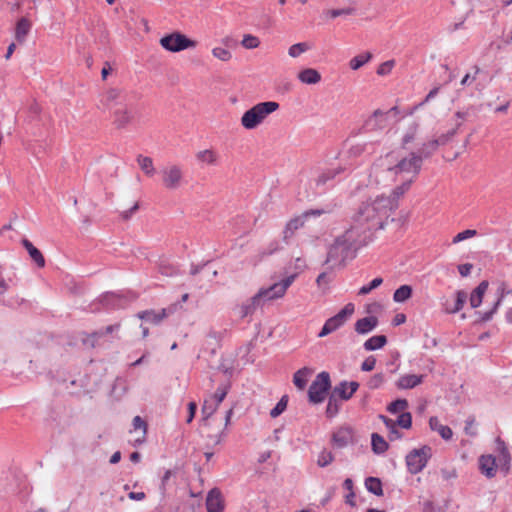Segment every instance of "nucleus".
<instances>
[{
  "label": "nucleus",
  "instance_id": "338daca9",
  "mask_svg": "<svg viewBox=\"0 0 512 512\" xmlns=\"http://www.w3.org/2000/svg\"><path fill=\"white\" fill-rule=\"evenodd\" d=\"M197 408H198V406H197L196 402L191 401L188 403V405H187L188 415H187L186 423L189 424L194 420L196 412H197Z\"/></svg>",
  "mask_w": 512,
  "mask_h": 512
},
{
  "label": "nucleus",
  "instance_id": "6e6d98bb",
  "mask_svg": "<svg viewBox=\"0 0 512 512\" xmlns=\"http://www.w3.org/2000/svg\"><path fill=\"white\" fill-rule=\"evenodd\" d=\"M395 65V61L394 60H388V61H385L383 63H381L377 70H376V73L379 75V76H385L387 74H389L392 70V68L394 67Z\"/></svg>",
  "mask_w": 512,
  "mask_h": 512
},
{
  "label": "nucleus",
  "instance_id": "a878e982",
  "mask_svg": "<svg viewBox=\"0 0 512 512\" xmlns=\"http://www.w3.org/2000/svg\"><path fill=\"white\" fill-rule=\"evenodd\" d=\"M22 245L29 253L31 259L37 264L38 267L42 268L45 266V258L41 251L37 249L28 239L22 240Z\"/></svg>",
  "mask_w": 512,
  "mask_h": 512
},
{
  "label": "nucleus",
  "instance_id": "3c124183",
  "mask_svg": "<svg viewBox=\"0 0 512 512\" xmlns=\"http://www.w3.org/2000/svg\"><path fill=\"white\" fill-rule=\"evenodd\" d=\"M397 423L393 420L392 424L386 426L388 429V439L390 441H395L403 438V433L397 429Z\"/></svg>",
  "mask_w": 512,
  "mask_h": 512
},
{
  "label": "nucleus",
  "instance_id": "4468645a",
  "mask_svg": "<svg viewBox=\"0 0 512 512\" xmlns=\"http://www.w3.org/2000/svg\"><path fill=\"white\" fill-rule=\"evenodd\" d=\"M162 174V182L167 189L174 190L180 186L182 171L178 166L174 165L169 168H165L163 169Z\"/></svg>",
  "mask_w": 512,
  "mask_h": 512
},
{
  "label": "nucleus",
  "instance_id": "ddd939ff",
  "mask_svg": "<svg viewBox=\"0 0 512 512\" xmlns=\"http://www.w3.org/2000/svg\"><path fill=\"white\" fill-rule=\"evenodd\" d=\"M205 504L207 512H224L225 500L218 487H214L208 491Z\"/></svg>",
  "mask_w": 512,
  "mask_h": 512
},
{
  "label": "nucleus",
  "instance_id": "4c0bfd02",
  "mask_svg": "<svg viewBox=\"0 0 512 512\" xmlns=\"http://www.w3.org/2000/svg\"><path fill=\"white\" fill-rule=\"evenodd\" d=\"M343 170L344 169L342 167L335 169H327L318 176L316 180V185H325L328 181L333 180L338 174L343 172Z\"/></svg>",
  "mask_w": 512,
  "mask_h": 512
},
{
  "label": "nucleus",
  "instance_id": "0eeeda50",
  "mask_svg": "<svg viewBox=\"0 0 512 512\" xmlns=\"http://www.w3.org/2000/svg\"><path fill=\"white\" fill-rule=\"evenodd\" d=\"M431 457L432 448L429 445L411 450L405 457L408 472L413 475L420 473Z\"/></svg>",
  "mask_w": 512,
  "mask_h": 512
},
{
  "label": "nucleus",
  "instance_id": "f3484780",
  "mask_svg": "<svg viewBox=\"0 0 512 512\" xmlns=\"http://www.w3.org/2000/svg\"><path fill=\"white\" fill-rule=\"evenodd\" d=\"M296 277H297V273L289 275L286 278H284L281 282L274 283L268 287L274 300L281 298L285 295L286 290L294 282Z\"/></svg>",
  "mask_w": 512,
  "mask_h": 512
},
{
  "label": "nucleus",
  "instance_id": "c85d7f7f",
  "mask_svg": "<svg viewBox=\"0 0 512 512\" xmlns=\"http://www.w3.org/2000/svg\"><path fill=\"white\" fill-rule=\"evenodd\" d=\"M137 316L139 319L144 320L145 322L158 324L167 317V310H161L160 312H155L154 310H145L139 312Z\"/></svg>",
  "mask_w": 512,
  "mask_h": 512
},
{
  "label": "nucleus",
  "instance_id": "c03bdc74",
  "mask_svg": "<svg viewBox=\"0 0 512 512\" xmlns=\"http://www.w3.org/2000/svg\"><path fill=\"white\" fill-rule=\"evenodd\" d=\"M241 45L246 49H255L259 47L260 40L252 34H244Z\"/></svg>",
  "mask_w": 512,
  "mask_h": 512
},
{
  "label": "nucleus",
  "instance_id": "aec40b11",
  "mask_svg": "<svg viewBox=\"0 0 512 512\" xmlns=\"http://www.w3.org/2000/svg\"><path fill=\"white\" fill-rule=\"evenodd\" d=\"M488 286L489 282L483 280L473 289L469 297L470 306L472 308H478L482 304Z\"/></svg>",
  "mask_w": 512,
  "mask_h": 512
},
{
  "label": "nucleus",
  "instance_id": "f704fd0d",
  "mask_svg": "<svg viewBox=\"0 0 512 512\" xmlns=\"http://www.w3.org/2000/svg\"><path fill=\"white\" fill-rule=\"evenodd\" d=\"M31 29V22L26 18L18 20L15 29V38L19 42H23Z\"/></svg>",
  "mask_w": 512,
  "mask_h": 512
},
{
  "label": "nucleus",
  "instance_id": "c756f323",
  "mask_svg": "<svg viewBox=\"0 0 512 512\" xmlns=\"http://www.w3.org/2000/svg\"><path fill=\"white\" fill-rule=\"evenodd\" d=\"M313 373L309 367H303L297 370L293 375V383L299 390H304L307 386L308 376Z\"/></svg>",
  "mask_w": 512,
  "mask_h": 512
},
{
  "label": "nucleus",
  "instance_id": "13d9d810",
  "mask_svg": "<svg viewBox=\"0 0 512 512\" xmlns=\"http://www.w3.org/2000/svg\"><path fill=\"white\" fill-rule=\"evenodd\" d=\"M384 127V125L381 123V122H377L376 120L372 119V118H368L361 130H365V131H375V130H378V129H382Z\"/></svg>",
  "mask_w": 512,
  "mask_h": 512
},
{
  "label": "nucleus",
  "instance_id": "c9c22d12",
  "mask_svg": "<svg viewBox=\"0 0 512 512\" xmlns=\"http://www.w3.org/2000/svg\"><path fill=\"white\" fill-rule=\"evenodd\" d=\"M341 400L335 397L333 394H329L328 403L326 406L325 415L328 419L334 418L340 411Z\"/></svg>",
  "mask_w": 512,
  "mask_h": 512
},
{
  "label": "nucleus",
  "instance_id": "7ed1b4c3",
  "mask_svg": "<svg viewBox=\"0 0 512 512\" xmlns=\"http://www.w3.org/2000/svg\"><path fill=\"white\" fill-rule=\"evenodd\" d=\"M102 104L111 112L114 127L125 128L128 122L126 96L117 89H110L105 93Z\"/></svg>",
  "mask_w": 512,
  "mask_h": 512
},
{
  "label": "nucleus",
  "instance_id": "9b49d317",
  "mask_svg": "<svg viewBox=\"0 0 512 512\" xmlns=\"http://www.w3.org/2000/svg\"><path fill=\"white\" fill-rule=\"evenodd\" d=\"M360 384L357 381H347L343 380L339 382L337 385L332 387L331 394L340 399L341 401L350 400L353 395L359 389Z\"/></svg>",
  "mask_w": 512,
  "mask_h": 512
},
{
  "label": "nucleus",
  "instance_id": "9d476101",
  "mask_svg": "<svg viewBox=\"0 0 512 512\" xmlns=\"http://www.w3.org/2000/svg\"><path fill=\"white\" fill-rule=\"evenodd\" d=\"M421 166L422 162L420 161V157H417L415 152H411L409 158L401 159L395 166L389 168V171H392L395 174L413 171L414 175H418L421 170Z\"/></svg>",
  "mask_w": 512,
  "mask_h": 512
},
{
  "label": "nucleus",
  "instance_id": "680f3d73",
  "mask_svg": "<svg viewBox=\"0 0 512 512\" xmlns=\"http://www.w3.org/2000/svg\"><path fill=\"white\" fill-rule=\"evenodd\" d=\"M376 358L374 356L367 357L361 364V370L363 372H370L375 368Z\"/></svg>",
  "mask_w": 512,
  "mask_h": 512
},
{
  "label": "nucleus",
  "instance_id": "864d4df0",
  "mask_svg": "<svg viewBox=\"0 0 512 512\" xmlns=\"http://www.w3.org/2000/svg\"><path fill=\"white\" fill-rule=\"evenodd\" d=\"M356 12V8L354 7H347V8H341V9H331L327 11V15L331 18H336L338 16L342 15H352Z\"/></svg>",
  "mask_w": 512,
  "mask_h": 512
},
{
  "label": "nucleus",
  "instance_id": "49530a36",
  "mask_svg": "<svg viewBox=\"0 0 512 512\" xmlns=\"http://www.w3.org/2000/svg\"><path fill=\"white\" fill-rule=\"evenodd\" d=\"M309 48L310 47L306 42H299L290 46L288 54L295 58L298 57L301 53L306 52Z\"/></svg>",
  "mask_w": 512,
  "mask_h": 512
},
{
  "label": "nucleus",
  "instance_id": "bb28decb",
  "mask_svg": "<svg viewBox=\"0 0 512 512\" xmlns=\"http://www.w3.org/2000/svg\"><path fill=\"white\" fill-rule=\"evenodd\" d=\"M364 484L369 493L378 497L384 495L383 483L379 477L368 476L365 478Z\"/></svg>",
  "mask_w": 512,
  "mask_h": 512
},
{
  "label": "nucleus",
  "instance_id": "37998d69",
  "mask_svg": "<svg viewBox=\"0 0 512 512\" xmlns=\"http://www.w3.org/2000/svg\"><path fill=\"white\" fill-rule=\"evenodd\" d=\"M335 457L331 451L323 449L318 455L317 465L321 468L327 467L334 461Z\"/></svg>",
  "mask_w": 512,
  "mask_h": 512
},
{
  "label": "nucleus",
  "instance_id": "de8ad7c7",
  "mask_svg": "<svg viewBox=\"0 0 512 512\" xmlns=\"http://www.w3.org/2000/svg\"><path fill=\"white\" fill-rule=\"evenodd\" d=\"M230 385L226 386H219L217 390L215 391L214 395L212 396L214 400V405L216 407L219 406V404L226 398L228 391H229Z\"/></svg>",
  "mask_w": 512,
  "mask_h": 512
},
{
  "label": "nucleus",
  "instance_id": "f8f14e48",
  "mask_svg": "<svg viewBox=\"0 0 512 512\" xmlns=\"http://www.w3.org/2000/svg\"><path fill=\"white\" fill-rule=\"evenodd\" d=\"M478 469L487 479L494 478L498 470L496 456L493 454H482L478 458Z\"/></svg>",
  "mask_w": 512,
  "mask_h": 512
},
{
  "label": "nucleus",
  "instance_id": "20e7f679",
  "mask_svg": "<svg viewBox=\"0 0 512 512\" xmlns=\"http://www.w3.org/2000/svg\"><path fill=\"white\" fill-rule=\"evenodd\" d=\"M279 103L264 101L246 110L241 117V125L247 130L257 128L273 112L279 109Z\"/></svg>",
  "mask_w": 512,
  "mask_h": 512
},
{
  "label": "nucleus",
  "instance_id": "e433bc0d",
  "mask_svg": "<svg viewBox=\"0 0 512 512\" xmlns=\"http://www.w3.org/2000/svg\"><path fill=\"white\" fill-rule=\"evenodd\" d=\"M373 58V54L369 51L361 53L355 57H353L349 62V67L352 70H358L367 64Z\"/></svg>",
  "mask_w": 512,
  "mask_h": 512
},
{
  "label": "nucleus",
  "instance_id": "dca6fc26",
  "mask_svg": "<svg viewBox=\"0 0 512 512\" xmlns=\"http://www.w3.org/2000/svg\"><path fill=\"white\" fill-rule=\"evenodd\" d=\"M379 324L376 316H366L358 319L354 324L355 331L360 335H365L373 331Z\"/></svg>",
  "mask_w": 512,
  "mask_h": 512
},
{
  "label": "nucleus",
  "instance_id": "412c9836",
  "mask_svg": "<svg viewBox=\"0 0 512 512\" xmlns=\"http://www.w3.org/2000/svg\"><path fill=\"white\" fill-rule=\"evenodd\" d=\"M412 180H407L403 182L401 185L395 187L389 196H386L391 202V209L395 212L399 207V199L406 191L409 190L411 186Z\"/></svg>",
  "mask_w": 512,
  "mask_h": 512
},
{
  "label": "nucleus",
  "instance_id": "0e129e2a",
  "mask_svg": "<svg viewBox=\"0 0 512 512\" xmlns=\"http://www.w3.org/2000/svg\"><path fill=\"white\" fill-rule=\"evenodd\" d=\"M475 423V417L473 415L469 416L465 421V428L464 431L469 436H476L477 431L472 429L473 424Z\"/></svg>",
  "mask_w": 512,
  "mask_h": 512
},
{
  "label": "nucleus",
  "instance_id": "79ce46f5",
  "mask_svg": "<svg viewBox=\"0 0 512 512\" xmlns=\"http://www.w3.org/2000/svg\"><path fill=\"white\" fill-rule=\"evenodd\" d=\"M419 124L417 122H413L407 129L406 133L404 134L402 138L401 146L402 148H405L408 143H411L414 141L417 130H418Z\"/></svg>",
  "mask_w": 512,
  "mask_h": 512
},
{
  "label": "nucleus",
  "instance_id": "4d7b16f0",
  "mask_svg": "<svg viewBox=\"0 0 512 512\" xmlns=\"http://www.w3.org/2000/svg\"><path fill=\"white\" fill-rule=\"evenodd\" d=\"M495 444H496L495 452L497 453L498 457L503 456L510 452L507 447V444L500 436L496 437Z\"/></svg>",
  "mask_w": 512,
  "mask_h": 512
},
{
  "label": "nucleus",
  "instance_id": "a19ab883",
  "mask_svg": "<svg viewBox=\"0 0 512 512\" xmlns=\"http://www.w3.org/2000/svg\"><path fill=\"white\" fill-rule=\"evenodd\" d=\"M288 400V396L283 395L276 405L270 410V416L272 418L280 416L287 409Z\"/></svg>",
  "mask_w": 512,
  "mask_h": 512
},
{
  "label": "nucleus",
  "instance_id": "bf43d9fd",
  "mask_svg": "<svg viewBox=\"0 0 512 512\" xmlns=\"http://www.w3.org/2000/svg\"><path fill=\"white\" fill-rule=\"evenodd\" d=\"M216 409L217 407L214 405V403H210L208 400H205L202 406L203 419H208L210 416H212Z\"/></svg>",
  "mask_w": 512,
  "mask_h": 512
},
{
  "label": "nucleus",
  "instance_id": "6e6552de",
  "mask_svg": "<svg viewBox=\"0 0 512 512\" xmlns=\"http://www.w3.org/2000/svg\"><path fill=\"white\" fill-rule=\"evenodd\" d=\"M355 306L353 303L346 304L337 314L328 318L324 325L322 326L320 332L318 333V337H325L332 332L339 329L344 323L348 320L350 316L354 313Z\"/></svg>",
  "mask_w": 512,
  "mask_h": 512
},
{
  "label": "nucleus",
  "instance_id": "b1692460",
  "mask_svg": "<svg viewBox=\"0 0 512 512\" xmlns=\"http://www.w3.org/2000/svg\"><path fill=\"white\" fill-rule=\"evenodd\" d=\"M429 426L431 430L437 431L442 439L448 441L453 437L452 429L447 425H442L436 416H432L429 419Z\"/></svg>",
  "mask_w": 512,
  "mask_h": 512
},
{
  "label": "nucleus",
  "instance_id": "8fccbe9b",
  "mask_svg": "<svg viewBox=\"0 0 512 512\" xmlns=\"http://www.w3.org/2000/svg\"><path fill=\"white\" fill-rule=\"evenodd\" d=\"M197 159L208 164H214L216 162V155L212 150H203L197 153Z\"/></svg>",
  "mask_w": 512,
  "mask_h": 512
},
{
  "label": "nucleus",
  "instance_id": "7c9ffc66",
  "mask_svg": "<svg viewBox=\"0 0 512 512\" xmlns=\"http://www.w3.org/2000/svg\"><path fill=\"white\" fill-rule=\"evenodd\" d=\"M387 342L388 339L385 335H374L364 342L363 347L366 351H375L383 348Z\"/></svg>",
  "mask_w": 512,
  "mask_h": 512
},
{
  "label": "nucleus",
  "instance_id": "a18cd8bd",
  "mask_svg": "<svg viewBox=\"0 0 512 512\" xmlns=\"http://www.w3.org/2000/svg\"><path fill=\"white\" fill-rule=\"evenodd\" d=\"M382 283H383V278H381V277H376V278H374L373 280H371L367 285L362 286V287L359 289L358 294H359V295H367V294H369L372 290H374V289L378 288Z\"/></svg>",
  "mask_w": 512,
  "mask_h": 512
},
{
  "label": "nucleus",
  "instance_id": "052dcab7",
  "mask_svg": "<svg viewBox=\"0 0 512 512\" xmlns=\"http://www.w3.org/2000/svg\"><path fill=\"white\" fill-rule=\"evenodd\" d=\"M454 136L455 130H449L447 133H443L438 138H435L434 141H437V146L439 147L446 145Z\"/></svg>",
  "mask_w": 512,
  "mask_h": 512
},
{
  "label": "nucleus",
  "instance_id": "1a4fd4ad",
  "mask_svg": "<svg viewBox=\"0 0 512 512\" xmlns=\"http://www.w3.org/2000/svg\"><path fill=\"white\" fill-rule=\"evenodd\" d=\"M356 443L357 439L354 437V429L351 426H341L331 435V444L338 449Z\"/></svg>",
  "mask_w": 512,
  "mask_h": 512
},
{
  "label": "nucleus",
  "instance_id": "393cba45",
  "mask_svg": "<svg viewBox=\"0 0 512 512\" xmlns=\"http://www.w3.org/2000/svg\"><path fill=\"white\" fill-rule=\"evenodd\" d=\"M298 79L304 84H317L321 81V74L314 68H304L298 73Z\"/></svg>",
  "mask_w": 512,
  "mask_h": 512
},
{
  "label": "nucleus",
  "instance_id": "6ab92c4d",
  "mask_svg": "<svg viewBox=\"0 0 512 512\" xmlns=\"http://www.w3.org/2000/svg\"><path fill=\"white\" fill-rule=\"evenodd\" d=\"M274 298L271 295V292L267 288H261L254 296L249 298L246 303L256 311L257 308L262 307L266 302L272 301Z\"/></svg>",
  "mask_w": 512,
  "mask_h": 512
},
{
  "label": "nucleus",
  "instance_id": "39448f33",
  "mask_svg": "<svg viewBox=\"0 0 512 512\" xmlns=\"http://www.w3.org/2000/svg\"><path fill=\"white\" fill-rule=\"evenodd\" d=\"M331 389L332 382L330 374L327 371L318 373L309 386L307 392L308 402L313 405L324 402L331 393Z\"/></svg>",
  "mask_w": 512,
  "mask_h": 512
},
{
  "label": "nucleus",
  "instance_id": "4be33fe9",
  "mask_svg": "<svg viewBox=\"0 0 512 512\" xmlns=\"http://www.w3.org/2000/svg\"><path fill=\"white\" fill-rule=\"evenodd\" d=\"M305 221L302 214L290 219L283 230L284 242L288 243V240L294 235L295 231L304 226Z\"/></svg>",
  "mask_w": 512,
  "mask_h": 512
},
{
  "label": "nucleus",
  "instance_id": "f257e3e1",
  "mask_svg": "<svg viewBox=\"0 0 512 512\" xmlns=\"http://www.w3.org/2000/svg\"><path fill=\"white\" fill-rule=\"evenodd\" d=\"M389 205H391V202L384 194L378 195L374 199L369 197L362 201L351 216L353 221L351 227H357L355 235H360L359 230L364 225H367L363 229L365 235H367L366 232H369L368 235L373 236V232L383 229L388 218L394 213Z\"/></svg>",
  "mask_w": 512,
  "mask_h": 512
},
{
  "label": "nucleus",
  "instance_id": "423d86ee",
  "mask_svg": "<svg viewBox=\"0 0 512 512\" xmlns=\"http://www.w3.org/2000/svg\"><path fill=\"white\" fill-rule=\"evenodd\" d=\"M160 46L172 53H178L187 49H193L197 46V41L189 38L181 31L174 30L164 34L159 40Z\"/></svg>",
  "mask_w": 512,
  "mask_h": 512
},
{
  "label": "nucleus",
  "instance_id": "473e14b6",
  "mask_svg": "<svg viewBox=\"0 0 512 512\" xmlns=\"http://www.w3.org/2000/svg\"><path fill=\"white\" fill-rule=\"evenodd\" d=\"M413 295V288L411 285H401L393 293V300L397 303H404L409 300Z\"/></svg>",
  "mask_w": 512,
  "mask_h": 512
},
{
  "label": "nucleus",
  "instance_id": "09e8293b",
  "mask_svg": "<svg viewBox=\"0 0 512 512\" xmlns=\"http://www.w3.org/2000/svg\"><path fill=\"white\" fill-rule=\"evenodd\" d=\"M477 235V230L475 229H466L458 234H456L452 240L453 244L459 243L461 241H464L466 239L472 238Z\"/></svg>",
  "mask_w": 512,
  "mask_h": 512
},
{
  "label": "nucleus",
  "instance_id": "2eb2a0df",
  "mask_svg": "<svg viewBox=\"0 0 512 512\" xmlns=\"http://www.w3.org/2000/svg\"><path fill=\"white\" fill-rule=\"evenodd\" d=\"M132 426L135 432L141 431V436L130 442L134 447H139L146 442L148 422L145 418L137 415L132 419Z\"/></svg>",
  "mask_w": 512,
  "mask_h": 512
},
{
  "label": "nucleus",
  "instance_id": "ea45409f",
  "mask_svg": "<svg viewBox=\"0 0 512 512\" xmlns=\"http://www.w3.org/2000/svg\"><path fill=\"white\" fill-rule=\"evenodd\" d=\"M395 422L397 423L398 427L402 429H411L413 424V417L411 412L405 411L399 414Z\"/></svg>",
  "mask_w": 512,
  "mask_h": 512
},
{
  "label": "nucleus",
  "instance_id": "a211bd4d",
  "mask_svg": "<svg viewBox=\"0 0 512 512\" xmlns=\"http://www.w3.org/2000/svg\"><path fill=\"white\" fill-rule=\"evenodd\" d=\"M425 375L423 374H405L396 381L398 389H413L423 383Z\"/></svg>",
  "mask_w": 512,
  "mask_h": 512
},
{
  "label": "nucleus",
  "instance_id": "f03ea898",
  "mask_svg": "<svg viewBox=\"0 0 512 512\" xmlns=\"http://www.w3.org/2000/svg\"><path fill=\"white\" fill-rule=\"evenodd\" d=\"M357 227H350L343 234L337 236L333 243L329 246L326 260L324 265L335 261L340 258L339 265L344 267L346 265L345 260L349 257V253L353 251L350 256L351 259L355 258L357 251L372 241V235H364L363 239H360V235H355V229Z\"/></svg>",
  "mask_w": 512,
  "mask_h": 512
},
{
  "label": "nucleus",
  "instance_id": "cd10ccee",
  "mask_svg": "<svg viewBox=\"0 0 512 512\" xmlns=\"http://www.w3.org/2000/svg\"><path fill=\"white\" fill-rule=\"evenodd\" d=\"M389 449V443L376 432L371 434V450L376 455H381Z\"/></svg>",
  "mask_w": 512,
  "mask_h": 512
},
{
  "label": "nucleus",
  "instance_id": "5fc2aeb1",
  "mask_svg": "<svg viewBox=\"0 0 512 512\" xmlns=\"http://www.w3.org/2000/svg\"><path fill=\"white\" fill-rule=\"evenodd\" d=\"M212 54L214 57L222 60V61H229L232 57V54L229 50L221 47H216L212 50Z\"/></svg>",
  "mask_w": 512,
  "mask_h": 512
},
{
  "label": "nucleus",
  "instance_id": "69168bd1",
  "mask_svg": "<svg viewBox=\"0 0 512 512\" xmlns=\"http://www.w3.org/2000/svg\"><path fill=\"white\" fill-rule=\"evenodd\" d=\"M159 272L165 276H173L177 273V270L173 265L161 263L159 265Z\"/></svg>",
  "mask_w": 512,
  "mask_h": 512
},
{
  "label": "nucleus",
  "instance_id": "72a5a7b5",
  "mask_svg": "<svg viewBox=\"0 0 512 512\" xmlns=\"http://www.w3.org/2000/svg\"><path fill=\"white\" fill-rule=\"evenodd\" d=\"M409 407V402L405 398H396L395 400L391 401L387 406L386 410L390 414L396 415L401 414L406 411V409Z\"/></svg>",
  "mask_w": 512,
  "mask_h": 512
},
{
  "label": "nucleus",
  "instance_id": "603ef678",
  "mask_svg": "<svg viewBox=\"0 0 512 512\" xmlns=\"http://www.w3.org/2000/svg\"><path fill=\"white\" fill-rule=\"evenodd\" d=\"M385 381L383 373L374 374L369 381L367 382V386L371 390L378 389Z\"/></svg>",
  "mask_w": 512,
  "mask_h": 512
},
{
  "label": "nucleus",
  "instance_id": "58836bf2",
  "mask_svg": "<svg viewBox=\"0 0 512 512\" xmlns=\"http://www.w3.org/2000/svg\"><path fill=\"white\" fill-rule=\"evenodd\" d=\"M137 162L141 168V170L147 175L152 176L155 173V168L153 166V160L151 157L139 155L137 158Z\"/></svg>",
  "mask_w": 512,
  "mask_h": 512
},
{
  "label": "nucleus",
  "instance_id": "2f4dec72",
  "mask_svg": "<svg viewBox=\"0 0 512 512\" xmlns=\"http://www.w3.org/2000/svg\"><path fill=\"white\" fill-rule=\"evenodd\" d=\"M438 149L437 141H434V139L429 140L428 142H425L422 144V146L415 152V155L417 157H420V161L422 162L423 159L431 157Z\"/></svg>",
  "mask_w": 512,
  "mask_h": 512
},
{
  "label": "nucleus",
  "instance_id": "e2e57ef3",
  "mask_svg": "<svg viewBox=\"0 0 512 512\" xmlns=\"http://www.w3.org/2000/svg\"><path fill=\"white\" fill-rule=\"evenodd\" d=\"M331 210L330 209H309V210H306L302 213L303 217L305 218V220H307L309 217L313 216V217H317V216H321L323 214H326V213H329Z\"/></svg>",
  "mask_w": 512,
  "mask_h": 512
},
{
  "label": "nucleus",
  "instance_id": "774afa93",
  "mask_svg": "<svg viewBox=\"0 0 512 512\" xmlns=\"http://www.w3.org/2000/svg\"><path fill=\"white\" fill-rule=\"evenodd\" d=\"M281 249L279 242L277 240H273L269 243L267 250L262 252L263 256H269L273 253L279 251Z\"/></svg>",
  "mask_w": 512,
  "mask_h": 512
},
{
  "label": "nucleus",
  "instance_id": "5701e85b",
  "mask_svg": "<svg viewBox=\"0 0 512 512\" xmlns=\"http://www.w3.org/2000/svg\"><path fill=\"white\" fill-rule=\"evenodd\" d=\"M468 295L464 290H457L455 292V302L452 307L443 304L444 312L447 314H456L461 311L467 302Z\"/></svg>",
  "mask_w": 512,
  "mask_h": 512
}]
</instances>
